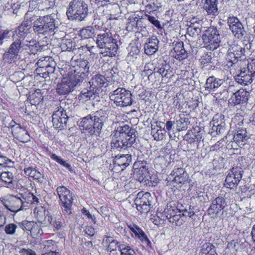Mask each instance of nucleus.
<instances>
[{
	"instance_id": "1",
	"label": "nucleus",
	"mask_w": 255,
	"mask_h": 255,
	"mask_svg": "<svg viewBox=\"0 0 255 255\" xmlns=\"http://www.w3.org/2000/svg\"><path fill=\"white\" fill-rule=\"evenodd\" d=\"M107 117L102 111H97L92 115L82 118L79 126L82 128L83 132H88L91 135H99Z\"/></svg>"
},
{
	"instance_id": "2",
	"label": "nucleus",
	"mask_w": 255,
	"mask_h": 255,
	"mask_svg": "<svg viewBox=\"0 0 255 255\" xmlns=\"http://www.w3.org/2000/svg\"><path fill=\"white\" fill-rule=\"evenodd\" d=\"M135 141L134 129H129L128 125L121 127L119 131H116L112 135L111 146L118 150L131 146Z\"/></svg>"
},
{
	"instance_id": "3",
	"label": "nucleus",
	"mask_w": 255,
	"mask_h": 255,
	"mask_svg": "<svg viewBox=\"0 0 255 255\" xmlns=\"http://www.w3.org/2000/svg\"><path fill=\"white\" fill-rule=\"evenodd\" d=\"M55 17L54 14L40 16L33 23V30L34 32L45 37L54 35L59 25Z\"/></svg>"
},
{
	"instance_id": "4",
	"label": "nucleus",
	"mask_w": 255,
	"mask_h": 255,
	"mask_svg": "<svg viewBox=\"0 0 255 255\" xmlns=\"http://www.w3.org/2000/svg\"><path fill=\"white\" fill-rule=\"evenodd\" d=\"M89 62L86 60H79L69 68L67 76L65 77L74 87L80 85L89 72Z\"/></svg>"
},
{
	"instance_id": "5",
	"label": "nucleus",
	"mask_w": 255,
	"mask_h": 255,
	"mask_svg": "<svg viewBox=\"0 0 255 255\" xmlns=\"http://www.w3.org/2000/svg\"><path fill=\"white\" fill-rule=\"evenodd\" d=\"M96 43L102 49V53L105 56H115L118 49L117 41L110 32H105L97 35Z\"/></svg>"
},
{
	"instance_id": "6",
	"label": "nucleus",
	"mask_w": 255,
	"mask_h": 255,
	"mask_svg": "<svg viewBox=\"0 0 255 255\" xmlns=\"http://www.w3.org/2000/svg\"><path fill=\"white\" fill-rule=\"evenodd\" d=\"M88 14V6L84 0H72L69 3L66 14L71 20L82 21Z\"/></svg>"
},
{
	"instance_id": "7",
	"label": "nucleus",
	"mask_w": 255,
	"mask_h": 255,
	"mask_svg": "<svg viewBox=\"0 0 255 255\" xmlns=\"http://www.w3.org/2000/svg\"><path fill=\"white\" fill-rule=\"evenodd\" d=\"M131 94L125 88H119L110 95V99L117 106L121 107L130 106L132 103Z\"/></svg>"
},
{
	"instance_id": "8",
	"label": "nucleus",
	"mask_w": 255,
	"mask_h": 255,
	"mask_svg": "<svg viewBox=\"0 0 255 255\" xmlns=\"http://www.w3.org/2000/svg\"><path fill=\"white\" fill-rule=\"evenodd\" d=\"M205 46L209 50L217 48L220 43V37L218 30L214 27L208 28L202 35Z\"/></svg>"
},
{
	"instance_id": "9",
	"label": "nucleus",
	"mask_w": 255,
	"mask_h": 255,
	"mask_svg": "<svg viewBox=\"0 0 255 255\" xmlns=\"http://www.w3.org/2000/svg\"><path fill=\"white\" fill-rule=\"evenodd\" d=\"M229 45L228 50V58L229 60V63H231L230 66L234 67L236 65H239L241 61L239 58L244 55L245 52V48L238 45L235 41Z\"/></svg>"
},
{
	"instance_id": "10",
	"label": "nucleus",
	"mask_w": 255,
	"mask_h": 255,
	"mask_svg": "<svg viewBox=\"0 0 255 255\" xmlns=\"http://www.w3.org/2000/svg\"><path fill=\"white\" fill-rule=\"evenodd\" d=\"M56 191L64 211L68 214H70L73 201V193L64 186L58 187Z\"/></svg>"
},
{
	"instance_id": "11",
	"label": "nucleus",
	"mask_w": 255,
	"mask_h": 255,
	"mask_svg": "<svg viewBox=\"0 0 255 255\" xmlns=\"http://www.w3.org/2000/svg\"><path fill=\"white\" fill-rule=\"evenodd\" d=\"M227 25L236 38L242 39L245 35L246 31L244 25L236 16H229L227 18Z\"/></svg>"
},
{
	"instance_id": "12",
	"label": "nucleus",
	"mask_w": 255,
	"mask_h": 255,
	"mask_svg": "<svg viewBox=\"0 0 255 255\" xmlns=\"http://www.w3.org/2000/svg\"><path fill=\"white\" fill-rule=\"evenodd\" d=\"M243 170L239 167H233L228 173L224 183L226 187L230 189L236 187L242 178Z\"/></svg>"
},
{
	"instance_id": "13",
	"label": "nucleus",
	"mask_w": 255,
	"mask_h": 255,
	"mask_svg": "<svg viewBox=\"0 0 255 255\" xmlns=\"http://www.w3.org/2000/svg\"><path fill=\"white\" fill-rule=\"evenodd\" d=\"M151 195L149 192L138 193L134 199V203L137 210L140 213L147 212L149 210L151 202Z\"/></svg>"
},
{
	"instance_id": "14",
	"label": "nucleus",
	"mask_w": 255,
	"mask_h": 255,
	"mask_svg": "<svg viewBox=\"0 0 255 255\" xmlns=\"http://www.w3.org/2000/svg\"><path fill=\"white\" fill-rule=\"evenodd\" d=\"M8 127L11 129L14 137L19 141L26 142L30 140V136L28 131L13 120H12L9 124Z\"/></svg>"
},
{
	"instance_id": "15",
	"label": "nucleus",
	"mask_w": 255,
	"mask_h": 255,
	"mask_svg": "<svg viewBox=\"0 0 255 255\" xmlns=\"http://www.w3.org/2000/svg\"><path fill=\"white\" fill-rule=\"evenodd\" d=\"M4 207L11 212L17 213L23 210L26 205H23L21 198L18 195H10L9 198L4 202Z\"/></svg>"
},
{
	"instance_id": "16",
	"label": "nucleus",
	"mask_w": 255,
	"mask_h": 255,
	"mask_svg": "<svg viewBox=\"0 0 255 255\" xmlns=\"http://www.w3.org/2000/svg\"><path fill=\"white\" fill-rule=\"evenodd\" d=\"M187 174L182 168L174 169L168 176L169 180H172L173 185L176 186L184 184L187 179Z\"/></svg>"
},
{
	"instance_id": "17",
	"label": "nucleus",
	"mask_w": 255,
	"mask_h": 255,
	"mask_svg": "<svg viewBox=\"0 0 255 255\" xmlns=\"http://www.w3.org/2000/svg\"><path fill=\"white\" fill-rule=\"evenodd\" d=\"M197 2H201L203 11H205L207 14L211 16L218 14V0H197Z\"/></svg>"
},
{
	"instance_id": "18",
	"label": "nucleus",
	"mask_w": 255,
	"mask_h": 255,
	"mask_svg": "<svg viewBox=\"0 0 255 255\" xmlns=\"http://www.w3.org/2000/svg\"><path fill=\"white\" fill-rule=\"evenodd\" d=\"M225 199L222 197H218L212 201L208 209L210 214L217 215L226 206Z\"/></svg>"
},
{
	"instance_id": "19",
	"label": "nucleus",
	"mask_w": 255,
	"mask_h": 255,
	"mask_svg": "<svg viewBox=\"0 0 255 255\" xmlns=\"http://www.w3.org/2000/svg\"><path fill=\"white\" fill-rule=\"evenodd\" d=\"M250 93L245 89H240L232 96L230 100L234 105H239L247 102Z\"/></svg>"
},
{
	"instance_id": "20",
	"label": "nucleus",
	"mask_w": 255,
	"mask_h": 255,
	"mask_svg": "<svg viewBox=\"0 0 255 255\" xmlns=\"http://www.w3.org/2000/svg\"><path fill=\"white\" fill-rule=\"evenodd\" d=\"M21 39H15L14 42L10 45L8 50L4 54L5 57L7 56L13 59L17 56L22 48Z\"/></svg>"
},
{
	"instance_id": "21",
	"label": "nucleus",
	"mask_w": 255,
	"mask_h": 255,
	"mask_svg": "<svg viewBox=\"0 0 255 255\" xmlns=\"http://www.w3.org/2000/svg\"><path fill=\"white\" fill-rule=\"evenodd\" d=\"M87 87L84 89L79 95L78 98L82 102H85L91 99H94L98 94V91L92 88L87 84Z\"/></svg>"
},
{
	"instance_id": "22",
	"label": "nucleus",
	"mask_w": 255,
	"mask_h": 255,
	"mask_svg": "<svg viewBox=\"0 0 255 255\" xmlns=\"http://www.w3.org/2000/svg\"><path fill=\"white\" fill-rule=\"evenodd\" d=\"M30 28L31 26L27 21H23L17 29L14 31V33L12 35L13 39L25 38L29 33Z\"/></svg>"
},
{
	"instance_id": "23",
	"label": "nucleus",
	"mask_w": 255,
	"mask_h": 255,
	"mask_svg": "<svg viewBox=\"0 0 255 255\" xmlns=\"http://www.w3.org/2000/svg\"><path fill=\"white\" fill-rule=\"evenodd\" d=\"M223 82L224 81L222 79L211 76L207 79L205 88L209 92L215 91L223 84Z\"/></svg>"
},
{
	"instance_id": "24",
	"label": "nucleus",
	"mask_w": 255,
	"mask_h": 255,
	"mask_svg": "<svg viewBox=\"0 0 255 255\" xmlns=\"http://www.w3.org/2000/svg\"><path fill=\"white\" fill-rule=\"evenodd\" d=\"M253 76L248 73L247 70L241 69L240 72L235 77L236 81L242 85H247L248 83H251L253 82L252 77Z\"/></svg>"
},
{
	"instance_id": "25",
	"label": "nucleus",
	"mask_w": 255,
	"mask_h": 255,
	"mask_svg": "<svg viewBox=\"0 0 255 255\" xmlns=\"http://www.w3.org/2000/svg\"><path fill=\"white\" fill-rule=\"evenodd\" d=\"M159 41L155 36L151 37L147 43L144 45V51L147 55H152L158 49Z\"/></svg>"
},
{
	"instance_id": "26",
	"label": "nucleus",
	"mask_w": 255,
	"mask_h": 255,
	"mask_svg": "<svg viewBox=\"0 0 255 255\" xmlns=\"http://www.w3.org/2000/svg\"><path fill=\"white\" fill-rule=\"evenodd\" d=\"M75 87L68 80L64 77L62 82L57 85V91L60 94H67L70 93Z\"/></svg>"
},
{
	"instance_id": "27",
	"label": "nucleus",
	"mask_w": 255,
	"mask_h": 255,
	"mask_svg": "<svg viewBox=\"0 0 255 255\" xmlns=\"http://www.w3.org/2000/svg\"><path fill=\"white\" fill-rule=\"evenodd\" d=\"M0 179L8 188L14 186V177L12 172L4 171L0 173Z\"/></svg>"
},
{
	"instance_id": "28",
	"label": "nucleus",
	"mask_w": 255,
	"mask_h": 255,
	"mask_svg": "<svg viewBox=\"0 0 255 255\" xmlns=\"http://www.w3.org/2000/svg\"><path fill=\"white\" fill-rule=\"evenodd\" d=\"M106 81V78L100 74L94 76L89 82L88 85H90L92 88L96 89L98 91L99 88L105 83Z\"/></svg>"
},
{
	"instance_id": "29",
	"label": "nucleus",
	"mask_w": 255,
	"mask_h": 255,
	"mask_svg": "<svg viewBox=\"0 0 255 255\" xmlns=\"http://www.w3.org/2000/svg\"><path fill=\"white\" fill-rule=\"evenodd\" d=\"M59 112H54L52 115V122L55 128L62 129L66 127L67 119L59 118Z\"/></svg>"
},
{
	"instance_id": "30",
	"label": "nucleus",
	"mask_w": 255,
	"mask_h": 255,
	"mask_svg": "<svg viewBox=\"0 0 255 255\" xmlns=\"http://www.w3.org/2000/svg\"><path fill=\"white\" fill-rule=\"evenodd\" d=\"M249 138L247 131L245 129H241L237 131L234 136V141L238 144L243 145Z\"/></svg>"
},
{
	"instance_id": "31",
	"label": "nucleus",
	"mask_w": 255,
	"mask_h": 255,
	"mask_svg": "<svg viewBox=\"0 0 255 255\" xmlns=\"http://www.w3.org/2000/svg\"><path fill=\"white\" fill-rule=\"evenodd\" d=\"M173 54L175 58L179 61L187 58V54L184 48L183 43H179L174 47Z\"/></svg>"
},
{
	"instance_id": "32",
	"label": "nucleus",
	"mask_w": 255,
	"mask_h": 255,
	"mask_svg": "<svg viewBox=\"0 0 255 255\" xmlns=\"http://www.w3.org/2000/svg\"><path fill=\"white\" fill-rule=\"evenodd\" d=\"M131 161V156L129 154L118 155L115 157V162L119 166H128Z\"/></svg>"
},
{
	"instance_id": "33",
	"label": "nucleus",
	"mask_w": 255,
	"mask_h": 255,
	"mask_svg": "<svg viewBox=\"0 0 255 255\" xmlns=\"http://www.w3.org/2000/svg\"><path fill=\"white\" fill-rule=\"evenodd\" d=\"M200 32V29L196 26V21L194 18H193L192 21H190V25H188L187 28V34L191 37H194L196 35H198L199 32Z\"/></svg>"
},
{
	"instance_id": "34",
	"label": "nucleus",
	"mask_w": 255,
	"mask_h": 255,
	"mask_svg": "<svg viewBox=\"0 0 255 255\" xmlns=\"http://www.w3.org/2000/svg\"><path fill=\"white\" fill-rule=\"evenodd\" d=\"M52 58L49 56L43 57L40 58L37 62L36 64L38 68L36 69L37 72L43 71V70L48 66L49 63L52 60Z\"/></svg>"
},
{
	"instance_id": "35",
	"label": "nucleus",
	"mask_w": 255,
	"mask_h": 255,
	"mask_svg": "<svg viewBox=\"0 0 255 255\" xmlns=\"http://www.w3.org/2000/svg\"><path fill=\"white\" fill-rule=\"evenodd\" d=\"M95 34V29L93 27L88 26L80 30V35L83 38L92 37Z\"/></svg>"
},
{
	"instance_id": "36",
	"label": "nucleus",
	"mask_w": 255,
	"mask_h": 255,
	"mask_svg": "<svg viewBox=\"0 0 255 255\" xmlns=\"http://www.w3.org/2000/svg\"><path fill=\"white\" fill-rule=\"evenodd\" d=\"M49 241H46L44 244V247L42 251V255H60L58 252L52 251L53 248L51 246Z\"/></svg>"
},
{
	"instance_id": "37",
	"label": "nucleus",
	"mask_w": 255,
	"mask_h": 255,
	"mask_svg": "<svg viewBox=\"0 0 255 255\" xmlns=\"http://www.w3.org/2000/svg\"><path fill=\"white\" fill-rule=\"evenodd\" d=\"M200 62L203 67L208 66L212 63V53L209 52L203 54L200 59Z\"/></svg>"
},
{
	"instance_id": "38",
	"label": "nucleus",
	"mask_w": 255,
	"mask_h": 255,
	"mask_svg": "<svg viewBox=\"0 0 255 255\" xmlns=\"http://www.w3.org/2000/svg\"><path fill=\"white\" fill-rule=\"evenodd\" d=\"M18 196L21 198L23 205H25V204H28L29 202L32 201V199H34L35 196L33 194L30 192H25L23 194H18Z\"/></svg>"
},
{
	"instance_id": "39",
	"label": "nucleus",
	"mask_w": 255,
	"mask_h": 255,
	"mask_svg": "<svg viewBox=\"0 0 255 255\" xmlns=\"http://www.w3.org/2000/svg\"><path fill=\"white\" fill-rule=\"evenodd\" d=\"M120 251L121 255H134V251L129 246L122 244L120 246Z\"/></svg>"
},
{
	"instance_id": "40",
	"label": "nucleus",
	"mask_w": 255,
	"mask_h": 255,
	"mask_svg": "<svg viewBox=\"0 0 255 255\" xmlns=\"http://www.w3.org/2000/svg\"><path fill=\"white\" fill-rule=\"evenodd\" d=\"M159 130V127L158 125L157 122H153V123L151 124V134L154 137V139L156 141H158L159 140V133L158 132Z\"/></svg>"
},
{
	"instance_id": "41",
	"label": "nucleus",
	"mask_w": 255,
	"mask_h": 255,
	"mask_svg": "<svg viewBox=\"0 0 255 255\" xmlns=\"http://www.w3.org/2000/svg\"><path fill=\"white\" fill-rule=\"evenodd\" d=\"M172 14V12L171 10H169L166 11L165 14L163 15V17L162 18V21H160V22H161L162 23V25L163 26V28L164 32H165L164 27L165 26L166 24L169 23L170 25L171 24V16ZM164 33H165V34H166L165 32H164Z\"/></svg>"
},
{
	"instance_id": "42",
	"label": "nucleus",
	"mask_w": 255,
	"mask_h": 255,
	"mask_svg": "<svg viewBox=\"0 0 255 255\" xmlns=\"http://www.w3.org/2000/svg\"><path fill=\"white\" fill-rule=\"evenodd\" d=\"M0 165L10 168L14 166V163L11 160L8 159L5 156H0Z\"/></svg>"
},
{
	"instance_id": "43",
	"label": "nucleus",
	"mask_w": 255,
	"mask_h": 255,
	"mask_svg": "<svg viewBox=\"0 0 255 255\" xmlns=\"http://www.w3.org/2000/svg\"><path fill=\"white\" fill-rule=\"evenodd\" d=\"M177 127L179 130H185L187 128V126L189 123L187 118H181L177 121Z\"/></svg>"
},
{
	"instance_id": "44",
	"label": "nucleus",
	"mask_w": 255,
	"mask_h": 255,
	"mask_svg": "<svg viewBox=\"0 0 255 255\" xmlns=\"http://www.w3.org/2000/svg\"><path fill=\"white\" fill-rule=\"evenodd\" d=\"M11 37V31L5 29L0 30V45L3 43L4 39H9Z\"/></svg>"
},
{
	"instance_id": "45",
	"label": "nucleus",
	"mask_w": 255,
	"mask_h": 255,
	"mask_svg": "<svg viewBox=\"0 0 255 255\" xmlns=\"http://www.w3.org/2000/svg\"><path fill=\"white\" fill-rule=\"evenodd\" d=\"M34 225V222L31 221H24L19 223L20 227L23 230L30 231Z\"/></svg>"
},
{
	"instance_id": "46",
	"label": "nucleus",
	"mask_w": 255,
	"mask_h": 255,
	"mask_svg": "<svg viewBox=\"0 0 255 255\" xmlns=\"http://www.w3.org/2000/svg\"><path fill=\"white\" fill-rule=\"evenodd\" d=\"M17 228V226L14 224H8L5 227L4 231L6 234L8 235H14L15 230Z\"/></svg>"
},
{
	"instance_id": "47",
	"label": "nucleus",
	"mask_w": 255,
	"mask_h": 255,
	"mask_svg": "<svg viewBox=\"0 0 255 255\" xmlns=\"http://www.w3.org/2000/svg\"><path fill=\"white\" fill-rule=\"evenodd\" d=\"M225 123L223 121H221L220 124L213 125L212 129L215 130L217 134H219L223 132L224 130Z\"/></svg>"
},
{
	"instance_id": "48",
	"label": "nucleus",
	"mask_w": 255,
	"mask_h": 255,
	"mask_svg": "<svg viewBox=\"0 0 255 255\" xmlns=\"http://www.w3.org/2000/svg\"><path fill=\"white\" fill-rule=\"evenodd\" d=\"M55 64L52 59L49 63L48 66L44 69V70H45V73L47 74L53 73L55 70Z\"/></svg>"
},
{
	"instance_id": "49",
	"label": "nucleus",
	"mask_w": 255,
	"mask_h": 255,
	"mask_svg": "<svg viewBox=\"0 0 255 255\" xmlns=\"http://www.w3.org/2000/svg\"><path fill=\"white\" fill-rule=\"evenodd\" d=\"M138 175L139 176V180L142 181L148 175V172L147 169L143 167H140L138 171Z\"/></svg>"
},
{
	"instance_id": "50",
	"label": "nucleus",
	"mask_w": 255,
	"mask_h": 255,
	"mask_svg": "<svg viewBox=\"0 0 255 255\" xmlns=\"http://www.w3.org/2000/svg\"><path fill=\"white\" fill-rule=\"evenodd\" d=\"M122 244L115 240L112 244L108 245L107 250L109 252H112L117 250V248L120 250V246Z\"/></svg>"
},
{
	"instance_id": "51",
	"label": "nucleus",
	"mask_w": 255,
	"mask_h": 255,
	"mask_svg": "<svg viewBox=\"0 0 255 255\" xmlns=\"http://www.w3.org/2000/svg\"><path fill=\"white\" fill-rule=\"evenodd\" d=\"M211 249V245L209 243L204 244L202 247L201 254L202 255H209V251Z\"/></svg>"
},
{
	"instance_id": "52",
	"label": "nucleus",
	"mask_w": 255,
	"mask_h": 255,
	"mask_svg": "<svg viewBox=\"0 0 255 255\" xmlns=\"http://www.w3.org/2000/svg\"><path fill=\"white\" fill-rule=\"evenodd\" d=\"M248 73H250L252 75L255 74V59L252 60L248 64Z\"/></svg>"
},
{
	"instance_id": "53",
	"label": "nucleus",
	"mask_w": 255,
	"mask_h": 255,
	"mask_svg": "<svg viewBox=\"0 0 255 255\" xmlns=\"http://www.w3.org/2000/svg\"><path fill=\"white\" fill-rule=\"evenodd\" d=\"M35 174L33 177V178L37 179L40 183H43L45 181V178L44 175H43L40 172L35 171Z\"/></svg>"
},
{
	"instance_id": "54",
	"label": "nucleus",
	"mask_w": 255,
	"mask_h": 255,
	"mask_svg": "<svg viewBox=\"0 0 255 255\" xmlns=\"http://www.w3.org/2000/svg\"><path fill=\"white\" fill-rule=\"evenodd\" d=\"M25 174L29 176L30 177L33 178L34 176V175L35 174V171H36L37 170H36L35 168H33L31 167H27L25 168L24 169Z\"/></svg>"
},
{
	"instance_id": "55",
	"label": "nucleus",
	"mask_w": 255,
	"mask_h": 255,
	"mask_svg": "<svg viewBox=\"0 0 255 255\" xmlns=\"http://www.w3.org/2000/svg\"><path fill=\"white\" fill-rule=\"evenodd\" d=\"M223 116L222 115H216L214 117L213 120L211 122L210 125H217L218 124H220V122L221 121H223Z\"/></svg>"
},
{
	"instance_id": "56",
	"label": "nucleus",
	"mask_w": 255,
	"mask_h": 255,
	"mask_svg": "<svg viewBox=\"0 0 255 255\" xmlns=\"http://www.w3.org/2000/svg\"><path fill=\"white\" fill-rule=\"evenodd\" d=\"M148 19L149 21L154 24L156 27L158 28H159V21L158 20L156 17H155L153 16H149L148 17Z\"/></svg>"
},
{
	"instance_id": "57",
	"label": "nucleus",
	"mask_w": 255,
	"mask_h": 255,
	"mask_svg": "<svg viewBox=\"0 0 255 255\" xmlns=\"http://www.w3.org/2000/svg\"><path fill=\"white\" fill-rule=\"evenodd\" d=\"M85 233L89 236H93L95 234L94 229L91 227H87L85 230Z\"/></svg>"
},
{
	"instance_id": "58",
	"label": "nucleus",
	"mask_w": 255,
	"mask_h": 255,
	"mask_svg": "<svg viewBox=\"0 0 255 255\" xmlns=\"http://www.w3.org/2000/svg\"><path fill=\"white\" fill-rule=\"evenodd\" d=\"M130 230L136 235H139L142 231L137 226L133 225L132 227H130Z\"/></svg>"
},
{
	"instance_id": "59",
	"label": "nucleus",
	"mask_w": 255,
	"mask_h": 255,
	"mask_svg": "<svg viewBox=\"0 0 255 255\" xmlns=\"http://www.w3.org/2000/svg\"><path fill=\"white\" fill-rule=\"evenodd\" d=\"M55 112H59V118H65L66 119H67V121H68V116L66 114V111L63 109H59Z\"/></svg>"
},
{
	"instance_id": "60",
	"label": "nucleus",
	"mask_w": 255,
	"mask_h": 255,
	"mask_svg": "<svg viewBox=\"0 0 255 255\" xmlns=\"http://www.w3.org/2000/svg\"><path fill=\"white\" fill-rule=\"evenodd\" d=\"M152 217L150 219L151 221L155 225L157 226L159 225V217L156 215H152Z\"/></svg>"
},
{
	"instance_id": "61",
	"label": "nucleus",
	"mask_w": 255,
	"mask_h": 255,
	"mask_svg": "<svg viewBox=\"0 0 255 255\" xmlns=\"http://www.w3.org/2000/svg\"><path fill=\"white\" fill-rule=\"evenodd\" d=\"M62 166L66 168L68 170L71 171L72 170V167L70 164L67 163L66 161L64 160L63 159L62 160V161L60 162L59 163Z\"/></svg>"
},
{
	"instance_id": "62",
	"label": "nucleus",
	"mask_w": 255,
	"mask_h": 255,
	"mask_svg": "<svg viewBox=\"0 0 255 255\" xmlns=\"http://www.w3.org/2000/svg\"><path fill=\"white\" fill-rule=\"evenodd\" d=\"M50 157L52 159L55 160L58 163H60L62 160V159L60 156H57L54 153L51 154V155H50Z\"/></svg>"
},
{
	"instance_id": "63",
	"label": "nucleus",
	"mask_w": 255,
	"mask_h": 255,
	"mask_svg": "<svg viewBox=\"0 0 255 255\" xmlns=\"http://www.w3.org/2000/svg\"><path fill=\"white\" fill-rule=\"evenodd\" d=\"M115 240L113 239V238L111 237H105L103 240V244H111L112 243H113Z\"/></svg>"
},
{
	"instance_id": "64",
	"label": "nucleus",
	"mask_w": 255,
	"mask_h": 255,
	"mask_svg": "<svg viewBox=\"0 0 255 255\" xmlns=\"http://www.w3.org/2000/svg\"><path fill=\"white\" fill-rule=\"evenodd\" d=\"M23 253L26 255H36L35 252L30 249H23Z\"/></svg>"
}]
</instances>
